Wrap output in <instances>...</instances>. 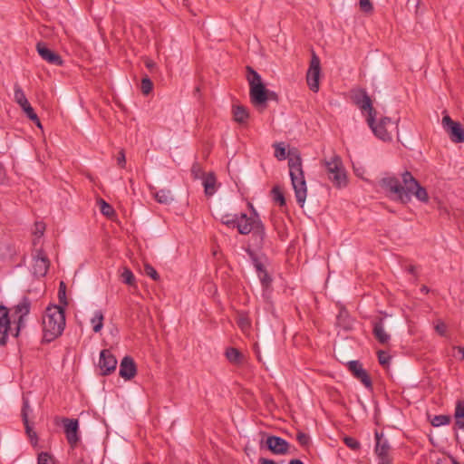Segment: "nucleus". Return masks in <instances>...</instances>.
I'll list each match as a JSON object with an SVG mask.
<instances>
[{
    "mask_svg": "<svg viewBox=\"0 0 464 464\" xmlns=\"http://www.w3.org/2000/svg\"><path fill=\"white\" fill-rule=\"evenodd\" d=\"M37 464H54V460L47 452H41L38 455Z\"/></svg>",
    "mask_w": 464,
    "mask_h": 464,
    "instance_id": "37998d69",
    "label": "nucleus"
},
{
    "mask_svg": "<svg viewBox=\"0 0 464 464\" xmlns=\"http://www.w3.org/2000/svg\"><path fill=\"white\" fill-rule=\"evenodd\" d=\"M8 309L5 306L0 305V344L4 345L6 343L7 332L10 328V320L8 315Z\"/></svg>",
    "mask_w": 464,
    "mask_h": 464,
    "instance_id": "aec40b11",
    "label": "nucleus"
},
{
    "mask_svg": "<svg viewBox=\"0 0 464 464\" xmlns=\"http://www.w3.org/2000/svg\"><path fill=\"white\" fill-rule=\"evenodd\" d=\"M372 334L381 344H387L391 340V335L385 331L383 318L372 321Z\"/></svg>",
    "mask_w": 464,
    "mask_h": 464,
    "instance_id": "6ab92c4d",
    "label": "nucleus"
},
{
    "mask_svg": "<svg viewBox=\"0 0 464 464\" xmlns=\"http://www.w3.org/2000/svg\"><path fill=\"white\" fill-rule=\"evenodd\" d=\"M271 193L273 195V199L278 203L280 206L285 205V198L284 196L283 191L280 189L279 187L276 186L272 188Z\"/></svg>",
    "mask_w": 464,
    "mask_h": 464,
    "instance_id": "72a5a7b5",
    "label": "nucleus"
},
{
    "mask_svg": "<svg viewBox=\"0 0 464 464\" xmlns=\"http://www.w3.org/2000/svg\"><path fill=\"white\" fill-rule=\"evenodd\" d=\"M103 313L101 310L95 311L92 318L91 319V324L92 325V330L94 333L101 332V330L103 327Z\"/></svg>",
    "mask_w": 464,
    "mask_h": 464,
    "instance_id": "bb28decb",
    "label": "nucleus"
},
{
    "mask_svg": "<svg viewBox=\"0 0 464 464\" xmlns=\"http://www.w3.org/2000/svg\"><path fill=\"white\" fill-rule=\"evenodd\" d=\"M328 179L334 187L341 188L347 185V175L340 156L334 154L330 159L324 160Z\"/></svg>",
    "mask_w": 464,
    "mask_h": 464,
    "instance_id": "39448f33",
    "label": "nucleus"
},
{
    "mask_svg": "<svg viewBox=\"0 0 464 464\" xmlns=\"http://www.w3.org/2000/svg\"><path fill=\"white\" fill-rule=\"evenodd\" d=\"M238 218L239 216L237 214H225L221 216L220 220L224 225L229 227H236Z\"/></svg>",
    "mask_w": 464,
    "mask_h": 464,
    "instance_id": "473e14b6",
    "label": "nucleus"
},
{
    "mask_svg": "<svg viewBox=\"0 0 464 464\" xmlns=\"http://www.w3.org/2000/svg\"><path fill=\"white\" fill-rule=\"evenodd\" d=\"M121 279H122V282L128 285H134V282H135V277H134L133 273L128 268H125L123 270V272L121 273Z\"/></svg>",
    "mask_w": 464,
    "mask_h": 464,
    "instance_id": "4c0bfd02",
    "label": "nucleus"
},
{
    "mask_svg": "<svg viewBox=\"0 0 464 464\" xmlns=\"http://www.w3.org/2000/svg\"><path fill=\"white\" fill-rule=\"evenodd\" d=\"M246 252L253 262L263 288L268 289L272 284V277L269 276L264 265L258 260L257 256L250 246L246 248Z\"/></svg>",
    "mask_w": 464,
    "mask_h": 464,
    "instance_id": "9d476101",
    "label": "nucleus"
},
{
    "mask_svg": "<svg viewBox=\"0 0 464 464\" xmlns=\"http://www.w3.org/2000/svg\"><path fill=\"white\" fill-rule=\"evenodd\" d=\"M450 459H451V462L452 464H460L456 459H454L453 457H450Z\"/></svg>",
    "mask_w": 464,
    "mask_h": 464,
    "instance_id": "69168bd1",
    "label": "nucleus"
},
{
    "mask_svg": "<svg viewBox=\"0 0 464 464\" xmlns=\"http://www.w3.org/2000/svg\"><path fill=\"white\" fill-rule=\"evenodd\" d=\"M420 291L422 293L428 294L429 293V288L426 285H422L421 288H420Z\"/></svg>",
    "mask_w": 464,
    "mask_h": 464,
    "instance_id": "e2e57ef3",
    "label": "nucleus"
},
{
    "mask_svg": "<svg viewBox=\"0 0 464 464\" xmlns=\"http://www.w3.org/2000/svg\"><path fill=\"white\" fill-rule=\"evenodd\" d=\"M36 50L43 60L53 65L61 66L63 63L62 57L55 52L50 50L44 42H38Z\"/></svg>",
    "mask_w": 464,
    "mask_h": 464,
    "instance_id": "2eb2a0df",
    "label": "nucleus"
},
{
    "mask_svg": "<svg viewBox=\"0 0 464 464\" xmlns=\"http://www.w3.org/2000/svg\"><path fill=\"white\" fill-rule=\"evenodd\" d=\"M155 199L160 204H169L173 198L169 189H160L154 194Z\"/></svg>",
    "mask_w": 464,
    "mask_h": 464,
    "instance_id": "c756f323",
    "label": "nucleus"
},
{
    "mask_svg": "<svg viewBox=\"0 0 464 464\" xmlns=\"http://www.w3.org/2000/svg\"><path fill=\"white\" fill-rule=\"evenodd\" d=\"M378 360L381 365L388 366L391 361V356L384 351H379Z\"/></svg>",
    "mask_w": 464,
    "mask_h": 464,
    "instance_id": "49530a36",
    "label": "nucleus"
},
{
    "mask_svg": "<svg viewBox=\"0 0 464 464\" xmlns=\"http://www.w3.org/2000/svg\"><path fill=\"white\" fill-rule=\"evenodd\" d=\"M65 290H66V285H65L64 282L61 281L60 285H59V290H58V297H59L60 303L63 304V307L67 305Z\"/></svg>",
    "mask_w": 464,
    "mask_h": 464,
    "instance_id": "79ce46f5",
    "label": "nucleus"
},
{
    "mask_svg": "<svg viewBox=\"0 0 464 464\" xmlns=\"http://www.w3.org/2000/svg\"><path fill=\"white\" fill-rule=\"evenodd\" d=\"M455 349L457 350L458 354L460 356V359L463 360L464 359V348L458 346V347H455Z\"/></svg>",
    "mask_w": 464,
    "mask_h": 464,
    "instance_id": "6e6d98bb",
    "label": "nucleus"
},
{
    "mask_svg": "<svg viewBox=\"0 0 464 464\" xmlns=\"http://www.w3.org/2000/svg\"><path fill=\"white\" fill-rule=\"evenodd\" d=\"M446 329H447V327H446V324H445L444 323H439V324L435 326V330H436V332H437L440 335H441V336H443V335H445V334H446Z\"/></svg>",
    "mask_w": 464,
    "mask_h": 464,
    "instance_id": "3c124183",
    "label": "nucleus"
},
{
    "mask_svg": "<svg viewBox=\"0 0 464 464\" xmlns=\"http://www.w3.org/2000/svg\"><path fill=\"white\" fill-rule=\"evenodd\" d=\"M407 271L411 275H416V267L414 266H409Z\"/></svg>",
    "mask_w": 464,
    "mask_h": 464,
    "instance_id": "13d9d810",
    "label": "nucleus"
},
{
    "mask_svg": "<svg viewBox=\"0 0 464 464\" xmlns=\"http://www.w3.org/2000/svg\"><path fill=\"white\" fill-rule=\"evenodd\" d=\"M296 440L299 442V444L303 447H307L310 443V437L308 434L298 431L296 434Z\"/></svg>",
    "mask_w": 464,
    "mask_h": 464,
    "instance_id": "c03bdc74",
    "label": "nucleus"
},
{
    "mask_svg": "<svg viewBox=\"0 0 464 464\" xmlns=\"http://www.w3.org/2000/svg\"><path fill=\"white\" fill-rule=\"evenodd\" d=\"M36 228L37 230L41 233V235L43 234V230H44V226L42 224H36Z\"/></svg>",
    "mask_w": 464,
    "mask_h": 464,
    "instance_id": "680f3d73",
    "label": "nucleus"
},
{
    "mask_svg": "<svg viewBox=\"0 0 464 464\" xmlns=\"http://www.w3.org/2000/svg\"><path fill=\"white\" fill-rule=\"evenodd\" d=\"M99 204H100V209H101V212L106 216V217H111L112 215H114V209L109 204L107 203L105 200L103 199H100L99 201Z\"/></svg>",
    "mask_w": 464,
    "mask_h": 464,
    "instance_id": "f704fd0d",
    "label": "nucleus"
},
{
    "mask_svg": "<svg viewBox=\"0 0 464 464\" xmlns=\"http://www.w3.org/2000/svg\"><path fill=\"white\" fill-rule=\"evenodd\" d=\"M289 464H304V462L301 461L300 459H291Z\"/></svg>",
    "mask_w": 464,
    "mask_h": 464,
    "instance_id": "052dcab7",
    "label": "nucleus"
},
{
    "mask_svg": "<svg viewBox=\"0 0 464 464\" xmlns=\"http://www.w3.org/2000/svg\"><path fill=\"white\" fill-rule=\"evenodd\" d=\"M65 327L64 307L61 305H49L43 317V339L51 343L59 337Z\"/></svg>",
    "mask_w": 464,
    "mask_h": 464,
    "instance_id": "f03ea898",
    "label": "nucleus"
},
{
    "mask_svg": "<svg viewBox=\"0 0 464 464\" xmlns=\"http://www.w3.org/2000/svg\"><path fill=\"white\" fill-rule=\"evenodd\" d=\"M347 368L353 376L360 381L365 388L372 389V379L362 364L359 361H350L347 362Z\"/></svg>",
    "mask_w": 464,
    "mask_h": 464,
    "instance_id": "9b49d317",
    "label": "nucleus"
},
{
    "mask_svg": "<svg viewBox=\"0 0 464 464\" xmlns=\"http://www.w3.org/2000/svg\"><path fill=\"white\" fill-rule=\"evenodd\" d=\"M137 373V367L130 356H125L120 363L119 374L126 381L131 380Z\"/></svg>",
    "mask_w": 464,
    "mask_h": 464,
    "instance_id": "a211bd4d",
    "label": "nucleus"
},
{
    "mask_svg": "<svg viewBox=\"0 0 464 464\" xmlns=\"http://www.w3.org/2000/svg\"><path fill=\"white\" fill-rule=\"evenodd\" d=\"M379 123H380V124H382V125H383V126H385L386 128H387L388 126H392V125L393 124V123H392V120H391V118H389V117H383V118H382V119L380 120Z\"/></svg>",
    "mask_w": 464,
    "mask_h": 464,
    "instance_id": "603ef678",
    "label": "nucleus"
},
{
    "mask_svg": "<svg viewBox=\"0 0 464 464\" xmlns=\"http://www.w3.org/2000/svg\"><path fill=\"white\" fill-rule=\"evenodd\" d=\"M378 464H392V461H381V460H379Z\"/></svg>",
    "mask_w": 464,
    "mask_h": 464,
    "instance_id": "338daca9",
    "label": "nucleus"
},
{
    "mask_svg": "<svg viewBox=\"0 0 464 464\" xmlns=\"http://www.w3.org/2000/svg\"><path fill=\"white\" fill-rule=\"evenodd\" d=\"M226 357L227 359L234 364H240L243 361V355L242 353L236 348L230 347L227 348L226 351Z\"/></svg>",
    "mask_w": 464,
    "mask_h": 464,
    "instance_id": "c85d7f7f",
    "label": "nucleus"
},
{
    "mask_svg": "<svg viewBox=\"0 0 464 464\" xmlns=\"http://www.w3.org/2000/svg\"><path fill=\"white\" fill-rule=\"evenodd\" d=\"M31 302L29 298L24 297L19 304L14 306V313L18 315V321L21 323L23 317L29 314Z\"/></svg>",
    "mask_w": 464,
    "mask_h": 464,
    "instance_id": "393cba45",
    "label": "nucleus"
},
{
    "mask_svg": "<svg viewBox=\"0 0 464 464\" xmlns=\"http://www.w3.org/2000/svg\"><path fill=\"white\" fill-rule=\"evenodd\" d=\"M64 428L66 440L70 446L73 449L80 440L79 437V421L76 419L63 418L62 420Z\"/></svg>",
    "mask_w": 464,
    "mask_h": 464,
    "instance_id": "f8f14e48",
    "label": "nucleus"
},
{
    "mask_svg": "<svg viewBox=\"0 0 464 464\" xmlns=\"http://www.w3.org/2000/svg\"><path fill=\"white\" fill-rule=\"evenodd\" d=\"M375 439H376L375 452L379 458V460L392 461V459L389 455L391 447H390L388 440L385 438H383L382 434H380L377 431L375 432Z\"/></svg>",
    "mask_w": 464,
    "mask_h": 464,
    "instance_id": "f3484780",
    "label": "nucleus"
},
{
    "mask_svg": "<svg viewBox=\"0 0 464 464\" xmlns=\"http://www.w3.org/2000/svg\"><path fill=\"white\" fill-rule=\"evenodd\" d=\"M288 167L296 201L303 207L306 199L307 187L302 167V159L296 150H289Z\"/></svg>",
    "mask_w": 464,
    "mask_h": 464,
    "instance_id": "7ed1b4c3",
    "label": "nucleus"
},
{
    "mask_svg": "<svg viewBox=\"0 0 464 464\" xmlns=\"http://www.w3.org/2000/svg\"><path fill=\"white\" fill-rule=\"evenodd\" d=\"M352 99L355 105H357L362 111H368L367 123L372 124L376 111L372 107V102L366 91L363 89L358 90L353 92Z\"/></svg>",
    "mask_w": 464,
    "mask_h": 464,
    "instance_id": "423d86ee",
    "label": "nucleus"
},
{
    "mask_svg": "<svg viewBox=\"0 0 464 464\" xmlns=\"http://www.w3.org/2000/svg\"><path fill=\"white\" fill-rule=\"evenodd\" d=\"M442 127L452 142H464V128L459 122L453 121L449 115H444L442 118Z\"/></svg>",
    "mask_w": 464,
    "mask_h": 464,
    "instance_id": "0eeeda50",
    "label": "nucleus"
},
{
    "mask_svg": "<svg viewBox=\"0 0 464 464\" xmlns=\"http://www.w3.org/2000/svg\"><path fill=\"white\" fill-rule=\"evenodd\" d=\"M247 81L250 87V101L255 106L266 107L268 101V90L262 82L261 76L250 66L246 67Z\"/></svg>",
    "mask_w": 464,
    "mask_h": 464,
    "instance_id": "20e7f679",
    "label": "nucleus"
},
{
    "mask_svg": "<svg viewBox=\"0 0 464 464\" xmlns=\"http://www.w3.org/2000/svg\"><path fill=\"white\" fill-rule=\"evenodd\" d=\"M464 418V401H458L455 409V420Z\"/></svg>",
    "mask_w": 464,
    "mask_h": 464,
    "instance_id": "de8ad7c7",
    "label": "nucleus"
},
{
    "mask_svg": "<svg viewBox=\"0 0 464 464\" xmlns=\"http://www.w3.org/2000/svg\"><path fill=\"white\" fill-rule=\"evenodd\" d=\"M144 271H145V274L151 277L153 280L157 281L159 280L160 278V276L158 274V272L154 269V267L149 264H146L144 266Z\"/></svg>",
    "mask_w": 464,
    "mask_h": 464,
    "instance_id": "a18cd8bd",
    "label": "nucleus"
},
{
    "mask_svg": "<svg viewBox=\"0 0 464 464\" xmlns=\"http://www.w3.org/2000/svg\"><path fill=\"white\" fill-rule=\"evenodd\" d=\"M277 94L275 92H271L268 90V100L277 101Z\"/></svg>",
    "mask_w": 464,
    "mask_h": 464,
    "instance_id": "4d7b16f0",
    "label": "nucleus"
},
{
    "mask_svg": "<svg viewBox=\"0 0 464 464\" xmlns=\"http://www.w3.org/2000/svg\"><path fill=\"white\" fill-rule=\"evenodd\" d=\"M117 163L120 167L121 168H124L125 167V164H126V158H125V153L124 151L121 150L119 154H118V157H117Z\"/></svg>",
    "mask_w": 464,
    "mask_h": 464,
    "instance_id": "8fccbe9b",
    "label": "nucleus"
},
{
    "mask_svg": "<svg viewBox=\"0 0 464 464\" xmlns=\"http://www.w3.org/2000/svg\"><path fill=\"white\" fill-rule=\"evenodd\" d=\"M258 462L259 464H277L276 461L266 458H260Z\"/></svg>",
    "mask_w": 464,
    "mask_h": 464,
    "instance_id": "864d4df0",
    "label": "nucleus"
},
{
    "mask_svg": "<svg viewBox=\"0 0 464 464\" xmlns=\"http://www.w3.org/2000/svg\"><path fill=\"white\" fill-rule=\"evenodd\" d=\"M360 8L362 11L368 13L372 11L373 7L370 0H360L359 1Z\"/></svg>",
    "mask_w": 464,
    "mask_h": 464,
    "instance_id": "09e8293b",
    "label": "nucleus"
},
{
    "mask_svg": "<svg viewBox=\"0 0 464 464\" xmlns=\"http://www.w3.org/2000/svg\"><path fill=\"white\" fill-rule=\"evenodd\" d=\"M234 120L238 123H246L249 114L246 107L242 105H236L233 107Z\"/></svg>",
    "mask_w": 464,
    "mask_h": 464,
    "instance_id": "a878e982",
    "label": "nucleus"
},
{
    "mask_svg": "<svg viewBox=\"0 0 464 464\" xmlns=\"http://www.w3.org/2000/svg\"><path fill=\"white\" fill-rule=\"evenodd\" d=\"M237 324L240 327L241 330L246 331L251 326V322L248 317V314L244 312H238L237 314Z\"/></svg>",
    "mask_w": 464,
    "mask_h": 464,
    "instance_id": "7c9ffc66",
    "label": "nucleus"
},
{
    "mask_svg": "<svg viewBox=\"0 0 464 464\" xmlns=\"http://www.w3.org/2000/svg\"><path fill=\"white\" fill-rule=\"evenodd\" d=\"M321 72L320 59L314 52L312 53L310 65L306 73V82L311 91L316 92L319 90V78Z\"/></svg>",
    "mask_w": 464,
    "mask_h": 464,
    "instance_id": "1a4fd4ad",
    "label": "nucleus"
},
{
    "mask_svg": "<svg viewBox=\"0 0 464 464\" xmlns=\"http://www.w3.org/2000/svg\"><path fill=\"white\" fill-rule=\"evenodd\" d=\"M30 411H32V410L29 405V401H28V399L24 397L23 398V408H22L21 414H22L23 421H24L27 435L30 437V439H34V438H36V433L32 430V429L29 425L28 414Z\"/></svg>",
    "mask_w": 464,
    "mask_h": 464,
    "instance_id": "4be33fe9",
    "label": "nucleus"
},
{
    "mask_svg": "<svg viewBox=\"0 0 464 464\" xmlns=\"http://www.w3.org/2000/svg\"><path fill=\"white\" fill-rule=\"evenodd\" d=\"M256 357H257L258 361H261L262 360L261 359V354H260V352H259V350L257 348L256 349Z\"/></svg>",
    "mask_w": 464,
    "mask_h": 464,
    "instance_id": "0e129e2a",
    "label": "nucleus"
},
{
    "mask_svg": "<svg viewBox=\"0 0 464 464\" xmlns=\"http://www.w3.org/2000/svg\"><path fill=\"white\" fill-rule=\"evenodd\" d=\"M33 274L36 277H44L49 269L50 260L43 249H35L33 254Z\"/></svg>",
    "mask_w": 464,
    "mask_h": 464,
    "instance_id": "6e6552de",
    "label": "nucleus"
},
{
    "mask_svg": "<svg viewBox=\"0 0 464 464\" xmlns=\"http://www.w3.org/2000/svg\"><path fill=\"white\" fill-rule=\"evenodd\" d=\"M435 464H447V459L445 458H440L436 460Z\"/></svg>",
    "mask_w": 464,
    "mask_h": 464,
    "instance_id": "bf43d9fd",
    "label": "nucleus"
},
{
    "mask_svg": "<svg viewBox=\"0 0 464 464\" xmlns=\"http://www.w3.org/2000/svg\"><path fill=\"white\" fill-rule=\"evenodd\" d=\"M450 416H448V415H437V416H435L432 419L431 424L434 427H439V426L446 425V424L450 423Z\"/></svg>",
    "mask_w": 464,
    "mask_h": 464,
    "instance_id": "e433bc0d",
    "label": "nucleus"
},
{
    "mask_svg": "<svg viewBox=\"0 0 464 464\" xmlns=\"http://www.w3.org/2000/svg\"><path fill=\"white\" fill-rule=\"evenodd\" d=\"M14 100L20 107L29 103L24 92L17 83H15L14 86Z\"/></svg>",
    "mask_w": 464,
    "mask_h": 464,
    "instance_id": "cd10ccee",
    "label": "nucleus"
},
{
    "mask_svg": "<svg viewBox=\"0 0 464 464\" xmlns=\"http://www.w3.org/2000/svg\"><path fill=\"white\" fill-rule=\"evenodd\" d=\"M455 424L458 428L464 430V417L458 420H455Z\"/></svg>",
    "mask_w": 464,
    "mask_h": 464,
    "instance_id": "5fc2aeb1",
    "label": "nucleus"
},
{
    "mask_svg": "<svg viewBox=\"0 0 464 464\" xmlns=\"http://www.w3.org/2000/svg\"><path fill=\"white\" fill-rule=\"evenodd\" d=\"M275 146V157L278 160H283L286 159V151L285 148L281 143H276Z\"/></svg>",
    "mask_w": 464,
    "mask_h": 464,
    "instance_id": "58836bf2",
    "label": "nucleus"
},
{
    "mask_svg": "<svg viewBox=\"0 0 464 464\" xmlns=\"http://www.w3.org/2000/svg\"><path fill=\"white\" fill-rule=\"evenodd\" d=\"M343 442L348 448H350L353 450H359L361 446L360 442L356 439L349 436L343 438Z\"/></svg>",
    "mask_w": 464,
    "mask_h": 464,
    "instance_id": "ea45409f",
    "label": "nucleus"
},
{
    "mask_svg": "<svg viewBox=\"0 0 464 464\" xmlns=\"http://www.w3.org/2000/svg\"><path fill=\"white\" fill-rule=\"evenodd\" d=\"M140 88L144 94H149L152 91L153 83L149 77H145L141 80Z\"/></svg>",
    "mask_w": 464,
    "mask_h": 464,
    "instance_id": "a19ab883",
    "label": "nucleus"
},
{
    "mask_svg": "<svg viewBox=\"0 0 464 464\" xmlns=\"http://www.w3.org/2000/svg\"><path fill=\"white\" fill-rule=\"evenodd\" d=\"M266 237V231L264 224L257 223L256 228L252 231L251 240L252 246L256 249H261L264 246V239Z\"/></svg>",
    "mask_w": 464,
    "mask_h": 464,
    "instance_id": "412c9836",
    "label": "nucleus"
},
{
    "mask_svg": "<svg viewBox=\"0 0 464 464\" xmlns=\"http://www.w3.org/2000/svg\"><path fill=\"white\" fill-rule=\"evenodd\" d=\"M372 130L373 131L374 135L379 138L380 140L383 141H389L392 140L391 132L388 130V128L385 126L378 123L375 124V121L372 122V124H368Z\"/></svg>",
    "mask_w": 464,
    "mask_h": 464,
    "instance_id": "5701e85b",
    "label": "nucleus"
},
{
    "mask_svg": "<svg viewBox=\"0 0 464 464\" xmlns=\"http://www.w3.org/2000/svg\"><path fill=\"white\" fill-rule=\"evenodd\" d=\"M216 177L214 173L210 172L203 178V187L206 196L211 197L216 192Z\"/></svg>",
    "mask_w": 464,
    "mask_h": 464,
    "instance_id": "b1692460",
    "label": "nucleus"
},
{
    "mask_svg": "<svg viewBox=\"0 0 464 464\" xmlns=\"http://www.w3.org/2000/svg\"><path fill=\"white\" fill-rule=\"evenodd\" d=\"M98 365L102 375H109L115 371L117 360L110 350L104 349L100 353Z\"/></svg>",
    "mask_w": 464,
    "mask_h": 464,
    "instance_id": "4468645a",
    "label": "nucleus"
},
{
    "mask_svg": "<svg viewBox=\"0 0 464 464\" xmlns=\"http://www.w3.org/2000/svg\"><path fill=\"white\" fill-rule=\"evenodd\" d=\"M266 446L272 453L276 455H284L287 453L289 449V443L285 440L275 435L266 438Z\"/></svg>",
    "mask_w": 464,
    "mask_h": 464,
    "instance_id": "dca6fc26",
    "label": "nucleus"
},
{
    "mask_svg": "<svg viewBox=\"0 0 464 464\" xmlns=\"http://www.w3.org/2000/svg\"><path fill=\"white\" fill-rule=\"evenodd\" d=\"M191 175L194 179H203L206 175L203 168L198 162H194L191 167Z\"/></svg>",
    "mask_w": 464,
    "mask_h": 464,
    "instance_id": "c9c22d12",
    "label": "nucleus"
},
{
    "mask_svg": "<svg viewBox=\"0 0 464 464\" xmlns=\"http://www.w3.org/2000/svg\"><path fill=\"white\" fill-rule=\"evenodd\" d=\"M197 92H199V87H197L196 90H195Z\"/></svg>",
    "mask_w": 464,
    "mask_h": 464,
    "instance_id": "774afa93",
    "label": "nucleus"
},
{
    "mask_svg": "<svg viewBox=\"0 0 464 464\" xmlns=\"http://www.w3.org/2000/svg\"><path fill=\"white\" fill-rule=\"evenodd\" d=\"M261 222L262 221L260 220L258 215L254 210L253 217H247L246 214L241 213L239 215L236 227L241 235H247L256 228L257 223Z\"/></svg>",
    "mask_w": 464,
    "mask_h": 464,
    "instance_id": "ddd939ff",
    "label": "nucleus"
},
{
    "mask_svg": "<svg viewBox=\"0 0 464 464\" xmlns=\"http://www.w3.org/2000/svg\"><path fill=\"white\" fill-rule=\"evenodd\" d=\"M21 108L31 121H34L38 127H40V128L42 127L40 120H39L37 114L34 112V111L30 103H27Z\"/></svg>",
    "mask_w": 464,
    "mask_h": 464,
    "instance_id": "2f4dec72",
    "label": "nucleus"
},
{
    "mask_svg": "<svg viewBox=\"0 0 464 464\" xmlns=\"http://www.w3.org/2000/svg\"><path fill=\"white\" fill-rule=\"evenodd\" d=\"M403 185L396 177H386L381 179V187L388 192L393 199L407 204L411 200V195L421 202L429 201V195L426 188L419 183L410 171L401 174Z\"/></svg>",
    "mask_w": 464,
    "mask_h": 464,
    "instance_id": "f257e3e1",
    "label": "nucleus"
}]
</instances>
